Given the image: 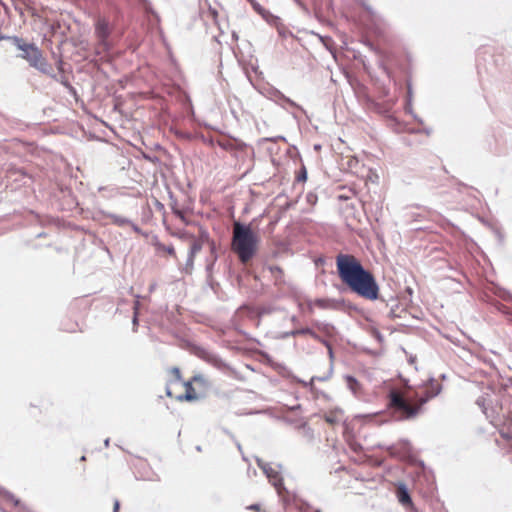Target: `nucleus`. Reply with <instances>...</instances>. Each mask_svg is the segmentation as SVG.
<instances>
[{"instance_id": "1", "label": "nucleus", "mask_w": 512, "mask_h": 512, "mask_svg": "<svg viewBox=\"0 0 512 512\" xmlns=\"http://www.w3.org/2000/svg\"><path fill=\"white\" fill-rule=\"evenodd\" d=\"M441 384L430 379L414 391L392 389L388 394V407L400 420L415 419L423 406L441 392Z\"/></svg>"}, {"instance_id": "2", "label": "nucleus", "mask_w": 512, "mask_h": 512, "mask_svg": "<svg viewBox=\"0 0 512 512\" xmlns=\"http://www.w3.org/2000/svg\"><path fill=\"white\" fill-rule=\"evenodd\" d=\"M336 267L339 278L352 292L367 300L378 299L379 286L374 276L363 268L355 256L338 254Z\"/></svg>"}, {"instance_id": "3", "label": "nucleus", "mask_w": 512, "mask_h": 512, "mask_svg": "<svg viewBox=\"0 0 512 512\" xmlns=\"http://www.w3.org/2000/svg\"><path fill=\"white\" fill-rule=\"evenodd\" d=\"M259 237L249 225L239 222L233 224L232 250L242 263H247L255 255Z\"/></svg>"}, {"instance_id": "4", "label": "nucleus", "mask_w": 512, "mask_h": 512, "mask_svg": "<svg viewBox=\"0 0 512 512\" xmlns=\"http://www.w3.org/2000/svg\"><path fill=\"white\" fill-rule=\"evenodd\" d=\"M10 39L13 44L22 51L20 55L21 58L25 59L31 67L39 70L44 74H50L51 66L46 61L43 56L42 51L33 43H26L22 38L13 36V37H5L0 36V40L2 39Z\"/></svg>"}, {"instance_id": "5", "label": "nucleus", "mask_w": 512, "mask_h": 512, "mask_svg": "<svg viewBox=\"0 0 512 512\" xmlns=\"http://www.w3.org/2000/svg\"><path fill=\"white\" fill-rule=\"evenodd\" d=\"M111 34L109 21L104 17H98L95 23V35L99 41V46L103 50L108 49V38Z\"/></svg>"}, {"instance_id": "6", "label": "nucleus", "mask_w": 512, "mask_h": 512, "mask_svg": "<svg viewBox=\"0 0 512 512\" xmlns=\"http://www.w3.org/2000/svg\"><path fill=\"white\" fill-rule=\"evenodd\" d=\"M258 466L263 470L269 482L275 487L277 492L281 494L282 490L284 489V483L280 473L272 468L269 464H261L258 462Z\"/></svg>"}, {"instance_id": "7", "label": "nucleus", "mask_w": 512, "mask_h": 512, "mask_svg": "<svg viewBox=\"0 0 512 512\" xmlns=\"http://www.w3.org/2000/svg\"><path fill=\"white\" fill-rule=\"evenodd\" d=\"M183 386L185 388V392L183 394H179L174 396L178 401H195L199 398V393L194 385L193 379L191 378L189 381L183 382Z\"/></svg>"}, {"instance_id": "8", "label": "nucleus", "mask_w": 512, "mask_h": 512, "mask_svg": "<svg viewBox=\"0 0 512 512\" xmlns=\"http://www.w3.org/2000/svg\"><path fill=\"white\" fill-rule=\"evenodd\" d=\"M192 379L199 395L205 394L212 387V382L203 374L195 375Z\"/></svg>"}, {"instance_id": "9", "label": "nucleus", "mask_w": 512, "mask_h": 512, "mask_svg": "<svg viewBox=\"0 0 512 512\" xmlns=\"http://www.w3.org/2000/svg\"><path fill=\"white\" fill-rule=\"evenodd\" d=\"M396 496L398 498V501L403 506H407V507L412 506V504H413L412 499H411L408 489L404 483H398L396 485Z\"/></svg>"}, {"instance_id": "10", "label": "nucleus", "mask_w": 512, "mask_h": 512, "mask_svg": "<svg viewBox=\"0 0 512 512\" xmlns=\"http://www.w3.org/2000/svg\"><path fill=\"white\" fill-rule=\"evenodd\" d=\"M332 303L329 299H316L314 301H309L306 304V311L309 314H312L314 311V307H318L320 309H328L331 308Z\"/></svg>"}, {"instance_id": "11", "label": "nucleus", "mask_w": 512, "mask_h": 512, "mask_svg": "<svg viewBox=\"0 0 512 512\" xmlns=\"http://www.w3.org/2000/svg\"><path fill=\"white\" fill-rule=\"evenodd\" d=\"M203 244H204V240L203 238H199V239H194L192 238V242H191V246H190V254H189V259L188 261L192 264L193 263V260H194V257L195 255L201 251L202 247H203Z\"/></svg>"}, {"instance_id": "12", "label": "nucleus", "mask_w": 512, "mask_h": 512, "mask_svg": "<svg viewBox=\"0 0 512 512\" xmlns=\"http://www.w3.org/2000/svg\"><path fill=\"white\" fill-rule=\"evenodd\" d=\"M342 412L340 410L330 411L324 415V419L330 425L338 424L341 421Z\"/></svg>"}, {"instance_id": "13", "label": "nucleus", "mask_w": 512, "mask_h": 512, "mask_svg": "<svg viewBox=\"0 0 512 512\" xmlns=\"http://www.w3.org/2000/svg\"><path fill=\"white\" fill-rule=\"evenodd\" d=\"M171 373L173 374L175 381H172L170 383V385H168L166 388V393H167V396H169V397H173V393L171 391L170 386L174 383L181 382V380H182V376H181V372H180L179 368H177V367L172 368Z\"/></svg>"}, {"instance_id": "14", "label": "nucleus", "mask_w": 512, "mask_h": 512, "mask_svg": "<svg viewBox=\"0 0 512 512\" xmlns=\"http://www.w3.org/2000/svg\"><path fill=\"white\" fill-rule=\"evenodd\" d=\"M204 15L207 19H211L214 24H217L218 12L216 9L210 7Z\"/></svg>"}, {"instance_id": "15", "label": "nucleus", "mask_w": 512, "mask_h": 512, "mask_svg": "<svg viewBox=\"0 0 512 512\" xmlns=\"http://www.w3.org/2000/svg\"><path fill=\"white\" fill-rule=\"evenodd\" d=\"M291 334L293 336L308 334V335H311L313 337H316L315 332L313 330H311L310 328H304V329L295 330Z\"/></svg>"}, {"instance_id": "16", "label": "nucleus", "mask_w": 512, "mask_h": 512, "mask_svg": "<svg viewBox=\"0 0 512 512\" xmlns=\"http://www.w3.org/2000/svg\"><path fill=\"white\" fill-rule=\"evenodd\" d=\"M14 512H34L31 508L28 506L21 504L19 501L15 503V509Z\"/></svg>"}, {"instance_id": "17", "label": "nucleus", "mask_w": 512, "mask_h": 512, "mask_svg": "<svg viewBox=\"0 0 512 512\" xmlns=\"http://www.w3.org/2000/svg\"><path fill=\"white\" fill-rule=\"evenodd\" d=\"M159 248L165 251L170 256L176 258V252L173 246L159 245Z\"/></svg>"}, {"instance_id": "18", "label": "nucleus", "mask_w": 512, "mask_h": 512, "mask_svg": "<svg viewBox=\"0 0 512 512\" xmlns=\"http://www.w3.org/2000/svg\"><path fill=\"white\" fill-rule=\"evenodd\" d=\"M502 437L505 438L506 440L510 441V446L512 448V435H508V434H505V433H501Z\"/></svg>"}, {"instance_id": "19", "label": "nucleus", "mask_w": 512, "mask_h": 512, "mask_svg": "<svg viewBox=\"0 0 512 512\" xmlns=\"http://www.w3.org/2000/svg\"><path fill=\"white\" fill-rule=\"evenodd\" d=\"M119 507H120L119 501L115 500L114 501V510H113V512H118L119 511Z\"/></svg>"}, {"instance_id": "20", "label": "nucleus", "mask_w": 512, "mask_h": 512, "mask_svg": "<svg viewBox=\"0 0 512 512\" xmlns=\"http://www.w3.org/2000/svg\"><path fill=\"white\" fill-rule=\"evenodd\" d=\"M249 509H254V510H259V506L258 505H251L250 507H248Z\"/></svg>"}, {"instance_id": "21", "label": "nucleus", "mask_w": 512, "mask_h": 512, "mask_svg": "<svg viewBox=\"0 0 512 512\" xmlns=\"http://www.w3.org/2000/svg\"><path fill=\"white\" fill-rule=\"evenodd\" d=\"M347 379L349 383H356V380L353 377H348Z\"/></svg>"}, {"instance_id": "22", "label": "nucleus", "mask_w": 512, "mask_h": 512, "mask_svg": "<svg viewBox=\"0 0 512 512\" xmlns=\"http://www.w3.org/2000/svg\"><path fill=\"white\" fill-rule=\"evenodd\" d=\"M315 512H319V511H315Z\"/></svg>"}]
</instances>
